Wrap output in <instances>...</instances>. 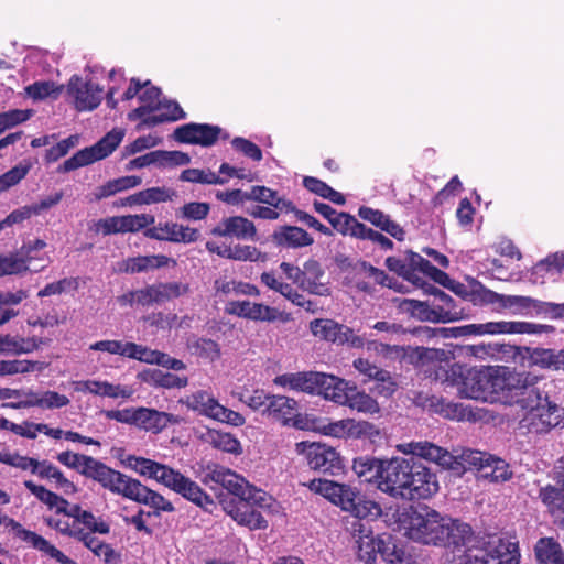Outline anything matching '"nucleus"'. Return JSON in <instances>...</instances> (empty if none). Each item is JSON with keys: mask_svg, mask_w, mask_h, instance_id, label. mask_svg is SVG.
Instances as JSON below:
<instances>
[{"mask_svg": "<svg viewBox=\"0 0 564 564\" xmlns=\"http://www.w3.org/2000/svg\"><path fill=\"white\" fill-rule=\"evenodd\" d=\"M542 377L532 371L497 366L495 402L517 404L531 420L540 423H564V406L542 394L538 383Z\"/></svg>", "mask_w": 564, "mask_h": 564, "instance_id": "nucleus-1", "label": "nucleus"}, {"mask_svg": "<svg viewBox=\"0 0 564 564\" xmlns=\"http://www.w3.org/2000/svg\"><path fill=\"white\" fill-rule=\"evenodd\" d=\"M444 542L459 552L452 564H519L520 552L514 538L488 535L486 540L469 545L473 530L468 523L445 517Z\"/></svg>", "mask_w": 564, "mask_h": 564, "instance_id": "nucleus-2", "label": "nucleus"}, {"mask_svg": "<svg viewBox=\"0 0 564 564\" xmlns=\"http://www.w3.org/2000/svg\"><path fill=\"white\" fill-rule=\"evenodd\" d=\"M397 448L403 454H414L426 460L434 462L444 469L462 475L466 470L476 469L492 482L507 481L512 477L509 464L486 452L464 448L455 454L429 442H410L399 444Z\"/></svg>", "mask_w": 564, "mask_h": 564, "instance_id": "nucleus-3", "label": "nucleus"}, {"mask_svg": "<svg viewBox=\"0 0 564 564\" xmlns=\"http://www.w3.org/2000/svg\"><path fill=\"white\" fill-rule=\"evenodd\" d=\"M130 465L140 475L155 479L204 510L209 511L214 506V500L194 480L166 465L143 457L130 458Z\"/></svg>", "mask_w": 564, "mask_h": 564, "instance_id": "nucleus-4", "label": "nucleus"}, {"mask_svg": "<svg viewBox=\"0 0 564 564\" xmlns=\"http://www.w3.org/2000/svg\"><path fill=\"white\" fill-rule=\"evenodd\" d=\"M497 366L467 367L454 364L446 371V380L467 399L495 403Z\"/></svg>", "mask_w": 564, "mask_h": 564, "instance_id": "nucleus-5", "label": "nucleus"}, {"mask_svg": "<svg viewBox=\"0 0 564 564\" xmlns=\"http://www.w3.org/2000/svg\"><path fill=\"white\" fill-rule=\"evenodd\" d=\"M405 534L409 539L424 543L441 545L444 542L445 517L434 509L422 507L410 509L406 513Z\"/></svg>", "mask_w": 564, "mask_h": 564, "instance_id": "nucleus-6", "label": "nucleus"}, {"mask_svg": "<svg viewBox=\"0 0 564 564\" xmlns=\"http://www.w3.org/2000/svg\"><path fill=\"white\" fill-rule=\"evenodd\" d=\"M410 458H392L390 460H382V466L377 469L379 474L378 489L386 492L394 498H402L404 490H406V484L409 480V474L413 468L414 456L411 454ZM419 458H421L419 456Z\"/></svg>", "mask_w": 564, "mask_h": 564, "instance_id": "nucleus-7", "label": "nucleus"}, {"mask_svg": "<svg viewBox=\"0 0 564 564\" xmlns=\"http://www.w3.org/2000/svg\"><path fill=\"white\" fill-rule=\"evenodd\" d=\"M295 451L303 455L311 469L332 476L338 475L344 469L340 455L330 446L318 442H299Z\"/></svg>", "mask_w": 564, "mask_h": 564, "instance_id": "nucleus-8", "label": "nucleus"}, {"mask_svg": "<svg viewBox=\"0 0 564 564\" xmlns=\"http://www.w3.org/2000/svg\"><path fill=\"white\" fill-rule=\"evenodd\" d=\"M310 329L315 337L336 345H349L352 348H361L365 345L362 337L355 334L354 329L329 318H316L310 323Z\"/></svg>", "mask_w": 564, "mask_h": 564, "instance_id": "nucleus-9", "label": "nucleus"}, {"mask_svg": "<svg viewBox=\"0 0 564 564\" xmlns=\"http://www.w3.org/2000/svg\"><path fill=\"white\" fill-rule=\"evenodd\" d=\"M203 482L219 484L229 492L239 498L254 499V487L250 486L245 478L235 471L217 464L206 466L204 470Z\"/></svg>", "mask_w": 564, "mask_h": 564, "instance_id": "nucleus-10", "label": "nucleus"}, {"mask_svg": "<svg viewBox=\"0 0 564 564\" xmlns=\"http://www.w3.org/2000/svg\"><path fill=\"white\" fill-rule=\"evenodd\" d=\"M86 477L99 482L105 489H108L112 494L120 495L128 499L131 498L138 482L137 479L130 478L97 459H95Z\"/></svg>", "mask_w": 564, "mask_h": 564, "instance_id": "nucleus-11", "label": "nucleus"}, {"mask_svg": "<svg viewBox=\"0 0 564 564\" xmlns=\"http://www.w3.org/2000/svg\"><path fill=\"white\" fill-rule=\"evenodd\" d=\"M440 489L436 475L426 466L420 463L414 456L413 468L409 474L406 490H404L403 499H429Z\"/></svg>", "mask_w": 564, "mask_h": 564, "instance_id": "nucleus-12", "label": "nucleus"}, {"mask_svg": "<svg viewBox=\"0 0 564 564\" xmlns=\"http://www.w3.org/2000/svg\"><path fill=\"white\" fill-rule=\"evenodd\" d=\"M187 404L200 414L218 423H245L243 416L221 405L206 391H197L187 398Z\"/></svg>", "mask_w": 564, "mask_h": 564, "instance_id": "nucleus-13", "label": "nucleus"}, {"mask_svg": "<svg viewBox=\"0 0 564 564\" xmlns=\"http://www.w3.org/2000/svg\"><path fill=\"white\" fill-rule=\"evenodd\" d=\"M221 128L209 123H186L174 130L173 138L180 143L212 147L217 143Z\"/></svg>", "mask_w": 564, "mask_h": 564, "instance_id": "nucleus-14", "label": "nucleus"}, {"mask_svg": "<svg viewBox=\"0 0 564 564\" xmlns=\"http://www.w3.org/2000/svg\"><path fill=\"white\" fill-rule=\"evenodd\" d=\"M143 235L149 239L175 243L196 242L200 237L198 229L173 221H160L158 225H152L143 231Z\"/></svg>", "mask_w": 564, "mask_h": 564, "instance_id": "nucleus-15", "label": "nucleus"}, {"mask_svg": "<svg viewBox=\"0 0 564 564\" xmlns=\"http://www.w3.org/2000/svg\"><path fill=\"white\" fill-rule=\"evenodd\" d=\"M269 419L280 423H317L316 419L303 417L300 404L286 395H272L263 410Z\"/></svg>", "mask_w": 564, "mask_h": 564, "instance_id": "nucleus-16", "label": "nucleus"}, {"mask_svg": "<svg viewBox=\"0 0 564 564\" xmlns=\"http://www.w3.org/2000/svg\"><path fill=\"white\" fill-rule=\"evenodd\" d=\"M67 93L74 98L78 111H90L101 102L102 88L93 82H84L78 75H73L67 85Z\"/></svg>", "mask_w": 564, "mask_h": 564, "instance_id": "nucleus-17", "label": "nucleus"}, {"mask_svg": "<svg viewBox=\"0 0 564 564\" xmlns=\"http://www.w3.org/2000/svg\"><path fill=\"white\" fill-rule=\"evenodd\" d=\"M227 312L238 317L256 322H275L278 319L285 322L288 316L278 308L250 301H231L228 303Z\"/></svg>", "mask_w": 564, "mask_h": 564, "instance_id": "nucleus-18", "label": "nucleus"}, {"mask_svg": "<svg viewBox=\"0 0 564 564\" xmlns=\"http://www.w3.org/2000/svg\"><path fill=\"white\" fill-rule=\"evenodd\" d=\"M347 425H313V431L326 436L343 437L346 435ZM349 434L368 441L369 444L380 446L386 443V433L377 425H351Z\"/></svg>", "mask_w": 564, "mask_h": 564, "instance_id": "nucleus-19", "label": "nucleus"}, {"mask_svg": "<svg viewBox=\"0 0 564 564\" xmlns=\"http://www.w3.org/2000/svg\"><path fill=\"white\" fill-rule=\"evenodd\" d=\"M352 538L358 546V558L366 564H373L377 554L381 555V538L373 536L371 528L361 521H355L351 525Z\"/></svg>", "mask_w": 564, "mask_h": 564, "instance_id": "nucleus-20", "label": "nucleus"}, {"mask_svg": "<svg viewBox=\"0 0 564 564\" xmlns=\"http://www.w3.org/2000/svg\"><path fill=\"white\" fill-rule=\"evenodd\" d=\"M536 325L529 322L499 321L464 326L470 335H500V334H534Z\"/></svg>", "mask_w": 564, "mask_h": 564, "instance_id": "nucleus-21", "label": "nucleus"}, {"mask_svg": "<svg viewBox=\"0 0 564 564\" xmlns=\"http://www.w3.org/2000/svg\"><path fill=\"white\" fill-rule=\"evenodd\" d=\"M215 237H229L241 240L254 239L257 229L254 224L242 216L223 218L212 230Z\"/></svg>", "mask_w": 564, "mask_h": 564, "instance_id": "nucleus-22", "label": "nucleus"}, {"mask_svg": "<svg viewBox=\"0 0 564 564\" xmlns=\"http://www.w3.org/2000/svg\"><path fill=\"white\" fill-rule=\"evenodd\" d=\"M355 382L347 381L334 375L321 372L318 391L316 394L323 395L326 400L344 405L350 393L355 391Z\"/></svg>", "mask_w": 564, "mask_h": 564, "instance_id": "nucleus-23", "label": "nucleus"}, {"mask_svg": "<svg viewBox=\"0 0 564 564\" xmlns=\"http://www.w3.org/2000/svg\"><path fill=\"white\" fill-rule=\"evenodd\" d=\"M105 417L118 423H171L172 420V415L165 412L147 408L106 411Z\"/></svg>", "mask_w": 564, "mask_h": 564, "instance_id": "nucleus-24", "label": "nucleus"}, {"mask_svg": "<svg viewBox=\"0 0 564 564\" xmlns=\"http://www.w3.org/2000/svg\"><path fill=\"white\" fill-rule=\"evenodd\" d=\"M257 494H260L259 490L254 491V499H243L240 500L228 509V514L240 525H246L250 530H260L268 528V521L263 518L260 511H258L252 505L251 500L258 501Z\"/></svg>", "mask_w": 564, "mask_h": 564, "instance_id": "nucleus-25", "label": "nucleus"}, {"mask_svg": "<svg viewBox=\"0 0 564 564\" xmlns=\"http://www.w3.org/2000/svg\"><path fill=\"white\" fill-rule=\"evenodd\" d=\"M321 372L299 371L279 375L273 379L275 386L289 388L290 390L316 394Z\"/></svg>", "mask_w": 564, "mask_h": 564, "instance_id": "nucleus-26", "label": "nucleus"}, {"mask_svg": "<svg viewBox=\"0 0 564 564\" xmlns=\"http://www.w3.org/2000/svg\"><path fill=\"white\" fill-rule=\"evenodd\" d=\"M57 528L63 534L74 536L78 541L83 542L87 549L107 564L113 562L118 556L109 544L93 535L91 532H85V529L70 530L68 527L62 528L59 524H57Z\"/></svg>", "mask_w": 564, "mask_h": 564, "instance_id": "nucleus-27", "label": "nucleus"}, {"mask_svg": "<svg viewBox=\"0 0 564 564\" xmlns=\"http://www.w3.org/2000/svg\"><path fill=\"white\" fill-rule=\"evenodd\" d=\"M325 272L321 263L315 259H308L302 268L301 289L311 294L328 296L330 290L326 283L321 282Z\"/></svg>", "mask_w": 564, "mask_h": 564, "instance_id": "nucleus-28", "label": "nucleus"}, {"mask_svg": "<svg viewBox=\"0 0 564 564\" xmlns=\"http://www.w3.org/2000/svg\"><path fill=\"white\" fill-rule=\"evenodd\" d=\"M195 434L204 443L209 444L217 449L232 454H240L241 452L239 441L230 433L223 432L217 429H210L208 425H200L195 430Z\"/></svg>", "mask_w": 564, "mask_h": 564, "instance_id": "nucleus-29", "label": "nucleus"}, {"mask_svg": "<svg viewBox=\"0 0 564 564\" xmlns=\"http://www.w3.org/2000/svg\"><path fill=\"white\" fill-rule=\"evenodd\" d=\"M546 303L530 296L500 294L499 306H495L494 310L498 313L509 311L514 315L528 314L532 310L536 313H544Z\"/></svg>", "mask_w": 564, "mask_h": 564, "instance_id": "nucleus-30", "label": "nucleus"}, {"mask_svg": "<svg viewBox=\"0 0 564 564\" xmlns=\"http://www.w3.org/2000/svg\"><path fill=\"white\" fill-rule=\"evenodd\" d=\"M272 241L278 247L302 248L313 245V237L297 226H281L271 235Z\"/></svg>", "mask_w": 564, "mask_h": 564, "instance_id": "nucleus-31", "label": "nucleus"}, {"mask_svg": "<svg viewBox=\"0 0 564 564\" xmlns=\"http://www.w3.org/2000/svg\"><path fill=\"white\" fill-rule=\"evenodd\" d=\"M358 216L372 224L377 228L386 231L394 239L402 241L404 239L405 231L395 221L390 219V216L379 209H373L368 206H361L358 209Z\"/></svg>", "mask_w": 564, "mask_h": 564, "instance_id": "nucleus-32", "label": "nucleus"}, {"mask_svg": "<svg viewBox=\"0 0 564 564\" xmlns=\"http://www.w3.org/2000/svg\"><path fill=\"white\" fill-rule=\"evenodd\" d=\"M536 564H564V550L552 536L540 538L533 547Z\"/></svg>", "mask_w": 564, "mask_h": 564, "instance_id": "nucleus-33", "label": "nucleus"}, {"mask_svg": "<svg viewBox=\"0 0 564 564\" xmlns=\"http://www.w3.org/2000/svg\"><path fill=\"white\" fill-rule=\"evenodd\" d=\"M130 500L143 503L154 509V512H173L175 510L173 503L165 499L161 494L142 485L139 480L134 487Z\"/></svg>", "mask_w": 564, "mask_h": 564, "instance_id": "nucleus-34", "label": "nucleus"}, {"mask_svg": "<svg viewBox=\"0 0 564 564\" xmlns=\"http://www.w3.org/2000/svg\"><path fill=\"white\" fill-rule=\"evenodd\" d=\"M539 497L554 518V522L564 527V487L546 486L540 490Z\"/></svg>", "mask_w": 564, "mask_h": 564, "instance_id": "nucleus-35", "label": "nucleus"}, {"mask_svg": "<svg viewBox=\"0 0 564 564\" xmlns=\"http://www.w3.org/2000/svg\"><path fill=\"white\" fill-rule=\"evenodd\" d=\"M169 258L163 254L153 256H138L123 260L120 263L119 270L124 273H140L147 272L151 269H159L166 265Z\"/></svg>", "mask_w": 564, "mask_h": 564, "instance_id": "nucleus-36", "label": "nucleus"}, {"mask_svg": "<svg viewBox=\"0 0 564 564\" xmlns=\"http://www.w3.org/2000/svg\"><path fill=\"white\" fill-rule=\"evenodd\" d=\"M124 138V130L115 128L107 132L98 142L91 147H87L94 162L109 156L121 143Z\"/></svg>", "mask_w": 564, "mask_h": 564, "instance_id": "nucleus-37", "label": "nucleus"}, {"mask_svg": "<svg viewBox=\"0 0 564 564\" xmlns=\"http://www.w3.org/2000/svg\"><path fill=\"white\" fill-rule=\"evenodd\" d=\"M21 541L52 558H55L61 564H77L74 560L66 556L47 540L33 531L25 530V532L22 533Z\"/></svg>", "mask_w": 564, "mask_h": 564, "instance_id": "nucleus-38", "label": "nucleus"}, {"mask_svg": "<svg viewBox=\"0 0 564 564\" xmlns=\"http://www.w3.org/2000/svg\"><path fill=\"white\" fill-rule=\"evenodd\" d=\"M41 340L36 337H20L10 334L0 335V351L7 354H28L37 349Z\"/></svg>", "mask_w": 564, "mask_h": 564, "instance_id": "nucleus-39", "label": "nucleus"}, {"mask_svg": "<svg viewBox=\"0 0 564 564\" xmlns=\"http://www.w3.org/2000/svg\"><path fill=\"white\" fill-rule=\"evenodd\" d=\"M186 346L192 355L215 361L220 358V346L217 341L192 335L186 340Z\"/></svg>", "mask_w": 564, "mask_h": 564, "instance_id": "nucleus-40", "label": "nucleus"}, {"mask_svg": "<svg viewBox=\"0 0 564 564\" xmlns=\"http://www.w3.org/2000/svg\"><path fill=\"white\" fill-rule=\"evenodd\" d=\"M381 556L388 564H416L412 555L395 544L390 534H382Z\"/></svg>", "mask_w": 564, "mask_h": 564, "instance_id": "nucleus-41", "label": "nucleus"}, {"mask_svg": "<svg viewBox=\"0 0 564 564\" xmlns=\"http://www.w3.org/2000/svg\"><path fill=\"white\" fill-rule=\"evenodd\" d=\"M381 556L388 564H416L412 555L395 544L390 534H382Z\"/></svg>", "mask_w": 564, "mask_h": 564, "instance_id": "nucleus-42", "label": "nucleus"}, {"mask_svg": "<svg viewBox=\"0 0 564 564\" xmlns=\"http://www.w3.org/2000/svg\"><path fill=\"white\" fill-rule=\"evenodd\" d=\"M176 192L166 187H150L140 191L128 198L130 204L150 205L165 203L173 199Z\"/></svg>", "mask_w": 564, "mask_h": 564, "instance_id": "nucleus-43", "label": "nucleus"}, {"mask_svg": "<svg viewBox=\"0 0 564 564\" xmlns=\"http://www.w3.org/2000/svg\"><path fill=\"white\" fill-rule=\"evenodd\" d=\"M530 362L541 368L564 370V350L535 348L530 355Z\"/></svg>", "mask_w": 564, "mask_h": 564, "instance_id": "nucleus-44", "label": "nucleus"}, {"mask_svg": "<svg viewBox=\"0 0 564 564\" xmlns=\"http://www.w3.org/2000/svg\"><path fill=\"white\" fill-rule=\"evenodd\" d=\"M399 307L402 312L409 313L421 321H442V314L436 308H430L427 303L422 301L404 299L400 302Z\"/></svg>", "mask_w": 564, "mask_h": 564, "instance_id": "nucleus-45", "label": "nucleus"}, {"mask_svg": "<svg viewBox=\"0 0 564 564\" xmlns=\"http://www.w3.org/2000/svg\"><path fill=\"white\" fill-rule=\"evenodd\" d=\"M347 399L344 405L349 406L351 410L367 415H373L380 412V405L377 400L365 391H359L357 386H355V391L351 392Z\"/></svg>", "mask_w": 564, "mask_h": 564, "instance_id": "nucleus-46", "label": "nucleus"}, {"mask_svg": "<svg viewBox=\"0 0 564 564\" xmlns=\"http://www.w3.org/2000/svg\"><path fill=\"white\" fill-rule=\"evenodd\" d=\"M2 408L26 409L35 406V391L31 389L6 388V398Z\"/></svg>", "mask_w": 564, "mask_h": 564, "instance_id": "nucleus-47", "label": "nucleus"}, {"mask_svg": "<svg viewBox=\"0 0 564 564\" xmlns=\"http://www.w3.org/2000/svg\"><path fill=\"white\" fill-rule=\"evenodd\" d=\"M72 510L76 513L74 522L77 523V527L83 524L86 529L85 532H91L93 535L94 533L108 534L110 532L109 524L102 519L96 518L91 512L83 510L80 507Z\"/></svg>", "mask_w": 564, "mask_h": 564, "instance_id": "nucleus-48", "label": "nucleus"}, {"mask_svg": "<svg viewBox=\"0 0 564 564\" xmlns=\"http://www.w3.org/2000/svg\"><path fill=\"white\" fill-rule=\"evenodd\" d=\"M180 180L182 182L208 185H224L227 183V178H223L210 169H186L182 171Z\"/></svg>", "mask_w": 564, "mask_h": 564, "instance_id": "nucleus-49", "label": "nucleus"}, {"mask_svg": "<svg viewBox=\"0 0 564 564\" xmlns=\"http://www.w3.org/2000/svg\"><path fill=\"white\" fill-rule=\"evenodd\" d=\"M365 224L358 221V219L345 212H340L338 216H336L335 221H333V228L341 234L343 236H350L352 238L359 239L362 236V230H365Z\"/></svg>", "mask_w": 564, "mask_h": 564, "instance_id": "nucleus-50", "label": "nucleus"}, {"mask_svg": "<svg viewBox=\"0 0 564 564\" xmlns=\"http://www.w3.org/2000/svg\"><path fill=\"white\" fill-rule=\"evenodd\" d=\"M382 466V460L369 457H359L354 459L352 470L365 481H375L378 485L379 474L377 469Z\"/></svg>", "mask_w": 564, "mask_h": 564, "instance_id": "nucleus-51", "label": "nucleus"}, {"mask_svg": "<svg viewBox=\"0 0 564 564\" xmlns=\"http://www.w3.org/2000/svg\"><path fill=\"white\" fill-rule=\"evenodd\" d=\"M467 300L474 305H496L499 306L500 293L486 288L481 282L475 281L467 294Z\"/></svg>", "mask_w": 564, "mask_h": 564, "instance_id": "nucleus-52", "label": "nucleus"}, {"mask_svg": "<svg viewBox=\"0 0 564 564\" xmlns=\"http://www.w3.org/2000/svg\"><path fill=\"white\" fill-rule=\"evenodd\" d=\"M77 391L90 392L96 395L117 398L120 395V386L107 381L85 380L78 381Z\"/></svg>", "mask_w": 564, "mask_h": 564, "instance_id": "nucleus-53", "label": "nucleus"}, {"mask_svg": "<svg viewBox=\"0 0 564 564\" xmlns=\"http://www.w3.org/2000/svg\"><path fill=\"white\" fill-rule=\"evenodd\" d=\"M435 412L441 414L444 419L455 420V421H470L473 415L471 410L465 406L462 403H453V402H444L438 401L435 404Z\"/></svg>", "mask_w": 564, "mask_h": 564, "instance_id": "nucleus-54", "label": "nucleus"}, {"mask_svg": "<svg viewBox=\"0 0 564 564\" xmlns=\"http://www.w3.org/2000/svg\"><path fill=\"white\" fill-rule=\"evenodd\" d=\"M41 369L42 366L39 361H32L26 359L0 360V376L28 373Z\"/></svg>", "mask_w": 564, "mask_h": 564, "instance_id": "nucleus-55", "label": "nucleus"}, {"mask_svg": "<svg viewBox=\"0 0 564 564\" xmlns=\"http://www.w3.org/2000/svg\"><path fill=\"white\" fill-rule=\"evenodd\" d=\"M173 111L170 113H156V115H147L137 126L138 130H141L143 128H151L155 127L158 124L164 123V122H174L181 119H184L186 117V113L181 108L180 105L173 106Z\"/></svg>", "mask_w": 564, "mask_h": 564, "instance_id": "nucleus-56", "label": "nucleus"}, {"mask_svg": "<svg viewBox=\"0 0 564 564\" xmlns=\"http://www.w3.org/2000/svg\"><path fill=\"white\" fill-rule=\"evenodd\" d=\"M69 404V399L65 394L56 391H35V406L41 409H61Z\"/></svg>", "mask_w": 564, "mask_h": 564, "instance_id": "nucleus-57", "label": "nucleus"}, {"mask_svg": "<svg viewBox=\"0 0 564 564\" xmlns=\"http://www.w3.org/2000/svg\"><path fill=\"white\" fill-rule=\"evenodd\" d=\"M426 292L435 296V300L438 301L437 311L442 314V322H448L453 319V315L457 314L454 308V299L445 293L444 291L440 290L438 288L434 285H429L426 289Z\"/></svg>", "mask_w": 564, "mask_h": 564, "instance_id": "nucleus-58", "label": "nucleus"}, {"mask_svg": "<svg viewBox=\"0 0 564 564\" xmlns=\"http://www.w3.org/2000/svg\"><path fill=\"white\" fill-rule=\"evenodd\" d=\"M0 463L32 474L34 471V467L37 466V459L9 451L0 452Z\"/></svg>", "mask_w": 564, "mask_h": 564, "instance_id": "nucleus-59", "label": "nucleus"}, {"mask_svg": "<svg viewBox=\"0 0 564 564\" xmlns=\"http://www.w3.org/2000/svg\"><path fill=\"white\" fill-rule=\"evenodd\" d=\"M57 459L59 463L66 465L67 467L77 469L80 474L86 476L91 469V465L95 462V458L86 455L75 454L72 452H63L58 454Z\"/></svg>", "mask_w": 564, "mask_h": 564, "instance_id": "nucleus-60", "label": "nucleus"}, {"mask_svg": "<svg viewBox=\"0 0 564 564\" xmlns=\"http://www.w3.org/2000/svg\"><path fill=\"white\" fill-rule=\"evenodd\" d=\"M340 485L341 484L333 481V480L317 478V479L311 480L307 484V487L312 492L321 495L322 497L327 499L329 502L335 505L336 497L338 496L337 494L340 490Z\"/></svg>", "mask_w": 564, "mask_h": 564, "instance_id": "nucleus-61", "label": "nucleus"}, {"mask_svg": "<svg viewBox=\"0 0 564 564\" xmlns=\"http://www.w3.org/2000/svg\"><path fill=\"white\" fill-rule=\"evenodd\" d=\"M210 212V205L202 202H191L184 204L176 212V216L186 220H203Z\"/></svg>", "mask_w": 564, "mask_h": 564, "instance_id": "nucleus-62", "label": "nucleus"}, {"mask_svg": "<svg viewBox=\"0 0 564 564\" xmlns=\"http://www.w3.org/2000/svg\"><path fill=\"white\" fill-rule=\"evenodd\" d=\"M348 512L358 519L377 518L381 514V507L377 502L364 499L358 495V499L352 502Z\"/></svg>", "mask_w": 564, "mask_h": 564, "instance_id": "nucleus-63", "label": "nucleus"}, {"mask_svg": "<svg viewBox=\"0 0 564 564\" xmlns=\"http://www.w3.org/2000/svg\"><path fill=\"white\" fill-rule=\"evenodd\" d=\"M30 164H18L0 176V193L20 183L29 173Z\"/></svg>", "mask_w": 564, "mask_h": 564, "instance_id": "nucleus-64", "label": "nucleus"}]
</instances>
